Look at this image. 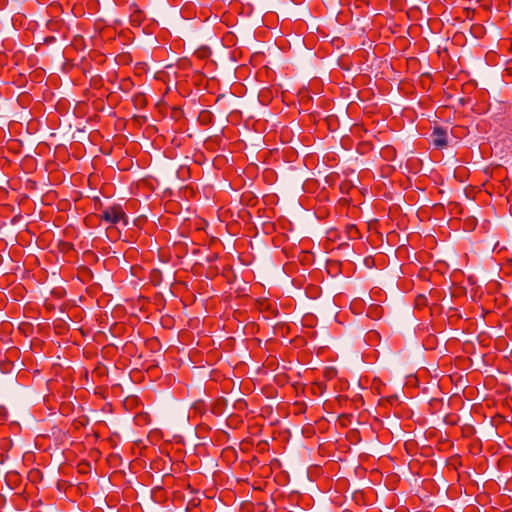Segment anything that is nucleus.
Returning <instances> with one entry per match:
<instances>
[{
    "mask_svg": "<svg viewBox=\"0 0 512 512\" xmlns=\"http://www.w3.org/2000/svg\"><path fill=\"white\" fill-rule=\"evenodd\" d=\"M99 218L101 221H104L111 226H117L119 224H122L123 226L128 225V217L122 206L119 204L105 208Z\"/></svg>",
    "mask_w": 512,
    "mask_h": 512,
    "instance_id": "f257e3e1",
    "label": "nucleus"
},
{
    "mask_svg": "<svg viewBox=\"0 0 512 512\" xmlns=\"http://www.w3.org/2000/svg\"><path fill=\"white\" fill-rule=\"evenodd\" d=\"M447 131L444 128L436 127L431 134V143L438 149H443L447 146Z\"/></svg>",
    "mask_w": 512,
    "mask_h": 512,
    "instance_id": "f03ea898",
    "label": "nucleus"
},
{
    "mask_svg": "<svg viewBox=\"0 0 512 512\" xmlns=\"http://www.w3.org/2000/svg\"><path fill=\"white\" fill-rule=\"evenodd\" d=\"M344 232L346 234L347 239H358L360 237V232L356 225L354 224L346 225Z\"/></svg>",
    "mask_w": 512,
    "mask_h": 512,
    "instance_id": "7ed1b4c3",
    "label": "nucleus"
},
{
    "mask_svg": "<svg viewBox=\"0 0 512 512\" xmlns=\"http://www.w3.org/2000/svg\"><path fill=\"white\" fill-rule=\"evenodd\" d=\"M135 420L137 421L138 424H146L149 422V415L146 413H139L136 415Z\"/></svg>",
    "mask_w": 512,
    "mask_h": 512,
    "instance_id": "20e7f679",
    "label": "nucleus"
}]
</instances>
